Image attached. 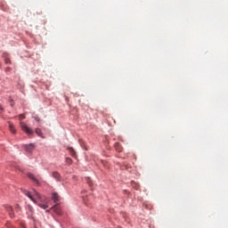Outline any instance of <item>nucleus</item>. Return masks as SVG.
Wrapping results in <instances>:
<instances>
[{
	"mask_svg": "<svg viewBox=\"0 0 228 228\" xmlns=\"http://www.w3.org/2000/svg\"><path fill=\"white\" fill-rule=\"evenodd\" d=\"M23 193L24 195L28 197V199H30V200H32V202H34L35 204H37V199H41L40 193H38L37 191H35L34 196L31 195V192H29L28 191H23Z\"/></svg>",
	"mask_w": 228,
	"mask_h": 228,
	"instance_id": "obj_1",
	"label": "nucleus"
},
{
	"mask_svg": "<svg viewBox=\"0 0 228 228\" xmlns=\"http://www.w3.org/2000/svg\"><path fill=\"white\" fill-rule=\"evenodd\" d=\"M20 126L24 133H27V134H33V129L29 128L26 123L20 122Z\"/></svg>",
	"mask_w": 228,
	"mask_h": 228,
	"instance_id": "obj_2",
	"label": "nucleus"
},
{
	"mask_svg": "<svg viewBox=\"0 0 228 228\" xmlns=\"http://www.w3.org/2000/svg\"><path fill=\"white\" fill-rule=\"evenodd\" d=\"M24 149L27 152H33V150L35 149V144L30 143V144H26L24 146Z\"/></svg>",
	"mask_w": 228,
	"mask_h": 228,
	"instance_id": "obj_3",
	"label": "nucleus"
},
{
	"mask_svg": "<svg viewBox=\"0 0 228 228\" xmlns=\"http://www.w3.org/2000/svg\"><path fill=\"white\" fill-rule=\"evenodd\" d=\"M27 209V215L30 217L33 218V207H31L30 205H28L26 207Z\"/></svg>",
	"mask_w": 228,
	"mask_h": 228,
	"instance_id": "obj_4",
	"label": "nucleus"
},
{
	"mask_svg": "<svg viewBox=\"0 0 228 228\" xmlns=\"http://www.w3.org/2000/svg\"><path fill=\"white\" fill-rule=\"evenodd\" d=\"M53 178L56 179V181H61V175L58 173V171H54L53 174Z\"/></svg>",
	"mask_w": 228,
	"mask_h": 228,
	"instance_id": "obj_5",
	"label": "nucleus"
},
{
	"mask_svg": "<svg viewBox=\"0 0 228 228\" xmlns=\"http://www.w3.org/2000/svg\"><path fill=\"white\" fill-rule=\"evenodd\" d=\"M52 200H53V202H60V195L56 192H53L52 195Z\"/></svg>",
	"mask_w": 228,
	"mask_h": 228,
	"instance_id": "obj_6",
	"label": "nucleus"
},
{
	"mask_svg": "<svg viewBox=\"0 0 228 228\" xmlns=\"http://www.w3.org/2000/svg\"><path fill=\"white\" fill-rule=\"evenodd\" d=\"M28 177L38 184V180L35 177V175L28 173Z\"/></svg>",
	"mask_w": 228,
	"mask_h": 228,
	"instance_id": "obj_7",
	"label": "nucleus"
},
{
	"mask_svg": "<svg viewBox=\"0 0 228 228\" xmlns=\"http://www.w3.org/2000/svg\"><path fill=\"white\" fill-rule=\"evenodd\" d=\"M6 211L9 213L11 218H13V208L9 206L6 208Z\"/></svg>",
	"mask_w": 228,
	"mask_h": 228,
	"instance_id": "obj_8",
	"label": "nucleus"
},
{
	"mask_svg": "<svg viewBox=\"0 0 228 228\" xmlns=\"http://www.w3.org/2000/svg\"><path fill=\"white\" fill-rule=\"evenodd\" d=\"M36 134H37V136H40V138H45V136H44V134L42 133V129L40 128L36 129Z\"/></svg>",
	"mask_w": 228,
	"mask_h": 228,
	"instance_id": "obj_9",
	"label": "nucleus"
},
{
	"mask_svg": "<svg viewBox=\"0 0 228 228\" xmlns=\"http://www.w3.org/2000/svg\"><path fill=\"white\" fill-rule=\"evenodd\" d=\"M68 151H69L70 156H72V158H77L76 151H74V148H68Z\"/></svg>",
	"mask_w": 228,
	"mask_h": 228,
	"instance_id": "obj_10",
	"label": "nucleus"
},
{
	"mask_svg": "<svg viewBox=\"0 0 228 228\" xmlns=\"http://www.w3.org/2000/svg\"><path fill=\"white\" fill-rule=\"evenodd\" d=\"M9 129H10L11 133L15 134V127L13 126V125L10 124L9 125Z\"/></svg>",
	"mask_w": 228,
	"mask_h": 228,
	"instance_id": "obj_11",
	"label": "nucleus"
},
{
	"mask_svg": "<svg viewBox=\"0 0 228 228\" xmlns=\"http://www.w3.org/2000/svg\"><path fill=\"white\" fill-rule=\"evenodd\" d=\"M65 161H66V163H67L68 165H72V159L67 157V158L65 159Z\"/></svg>",
	"mask_w": 228,
	"mask_h": 228,
	"instance_id": "obj_12",
	"label": "nucleus"
},
{
	"mask_svg": "<svg viewBox=\"0 0 228 228\" xmlns=\"http://www.w3.org/2000/svg\"><path fill=\"white\" fill-rule=\"evenodd\" d=\"M38 206H39V208H42V209H47V208H48L47 205L42 204V203H39Z\"/></svg>",
	"mask_w": 228,
	"mask_h": 228,
	"instance_id": "obj_13",
	"label": "nucleus"
},
{
	"mask_svg": "<svg viewBox=\"0 0 228 228\" xmlns=\"http://www.w3.org/2000/svg\"><path fill=\"white\" fill-rule=\"evenodd\" d=\"M33 118L35 119L36 122H40V118L37 115L33 116Z\"/></svg>",
	"mask_w": 228,
	"mask_h": 228,
	"instance_id": "obj_14",
	"label": "nucleus"
},
{
	"mask_svg": "<svg viewBox=\"0 0 228 228\" xmlns=\"http://www.w3.org/2000/svg\"><path fill=\"white\" fill-rule=\"evenodd\" d=\"M20 120H23V118H26V116L24 114H20L19 116Z\"/></svg>",
	"mask_w": 228,
	"mask_h": 228,
	"instance_id": "obj_15",
	"label": "nucleus"
},
{
	"mask_svg": "<svg viewBox=\"0 0 228 228\" xmlns=\"http://www.w3.org/2000/svg\"><path fill=\"white\" fill-rule=\"evenodd\" d=\"M89 186H92V182H90V180L87 181Z\"/></svg>",
	"mask_w": 228,
	"mask_h": 228,
	"instance_id": "obj_16",
	"label": "nucleus"
},
{
	"mask_svg": "<svg viewBox=\"0 0 228 228\" xmlns=\"http://www.w3.org/2000/svg\"><path fill=\"white\" fill-rule=\"evenodd\" d=\"M117 151H118V152H121L122 151V148H118V149H117Z\"/></svg>",
	"mask_w": 228,
	"mask_h": 228,
	"instance_id": "obj_17",
	"label": "nucleus"
},
{
	"mask_svg": "<svg viewBox=\"0 0 228 228\" xmlns=\"http://www.w3.org/2000/svg\"><path fill=\"white\" fill-rule=\"evenodd\" d=\"M19 208H20L19 205H16V209H19Z\"/></svg>",
	"mask_w": 228,
	"mask_h": 228,
	"instance_id": "obj_18",
	"label": "nucleus"
},
{
	"mask_svg": "<svg viewBox=\"0 0 228 228\" xmlns=\"http://www.w3.org/2000/svg\"><path fill=\"white\" fill-rule=\"evenodd\" d=\"M0 110H3V107L0 106Z\"/></svg>",
	"mask_w": 228,
	"mask_h": 228,
	"instance_id": "obj_19",
	"label": "nucleus"
}]
</instances>
